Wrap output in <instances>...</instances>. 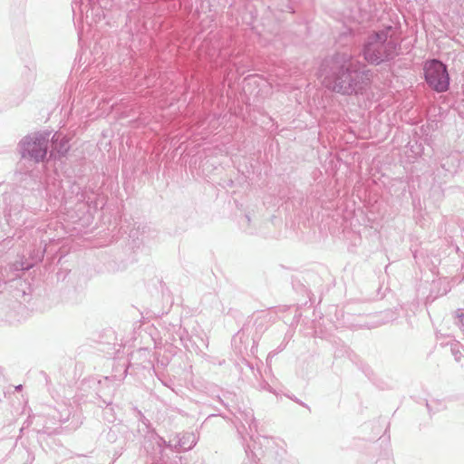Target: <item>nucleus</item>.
Wrapping results in <instances>:
<instances>
[{"instance_id":"f257e3e1","label":"nucleus","mask_w":464,"mask_h":464,"mask_svg":"<svg viewBox=\"0 0 464 464\" xmlns=\"http://www.w3.org/2000/svg\"><path fill=\"white\" fill-rule=\"evenodd\" d=\"M334 70V84L332 88L337 92L343 94H362L369 86L368 80L362 83L357 82L360 75L351 59H343L342 62H336Z\"/></svg>"},{"instance_id":"f03ea898","label":"nucleus","mask_w":464,"mask_h":464,"mask_svg":"<svg viewBox=\"0 0 464 464\" xmlns=\"http://www.w3.org/2000/svg\"><path fill=\"white\" fill-rule=\"evenodd\" d=\"M395 54V44L388 41L387 35L383 33L371 35L363 49L365 60L375 64L387 61Z\"/></svg>"},{"instance_id":"7ed1b4c3","label":"nucleus","mask_w":464,"mask_h":464,"mask_svg":"<svg viewBox=\"0 0 464 464\" xmlns=\"http://www.w3.org/2000/svg\"><path fill=\"white\" fill-rule=\"evenodd\" d=\"M424 78L428 85L437 92H444L450 87V75L447 67L440 61H426L423 66Z\"/></svg>"},{"instance_id":"20e7f679","label":"nucleus","mask_w":464,"mask_h":464,"mask_svg":"<svg viewBox=\"0 0 464 464\" xmlns=\"http://www.w3.org/2000/svg\"><path fill=\"white\" fill-rule=\"evenodd\" d=\"M24 150L36 161L44 160L47 152V147L44 139L26 140L24 142Z\"/></svg>"}]
</instances>
